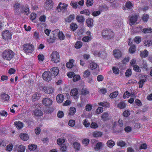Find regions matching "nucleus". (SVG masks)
Here are the masks:
<instances>
[{
    "mask_svg": "<svg viewBox=\"0 0 152 152\" xmlns=\"http://www.w3.org/2000/svg\"><path fill=\"white\" fill-rule=\"evenodd\" d=\"M64 96L61 94L57 95L56 100L58 103H60L64 101Z\"/></svg>",
    "mask_w": 152,
    "mask_h": 152,
    "instance_id": "nucleus-15",
    "label": "nucleus"
},
{
    "mask_svg": "<svg viewBox=\"0 0 152 152\" xmlns=\"http://www.w3.org/2000/svg\"><path fill=\"white\" fill-rule=\"evenodd\" d=\"M40 95L38 93H36L33 94L32 97V101L34 102L36 100H38L40 99Z\"/></svg>",
    "mask_w": 152,
    "mask_h": 152,
    "instance_id": "nucleus-18",
    "label": "nucleus"
},
{
    "mask_svg": "<svg viewBox=\"0 0 152 152\" xmlns=\"http://www.w3.org/2000/svg\"><path fill=\"white\" fill-rule=\"evenodd\" d=\"M118 95V92L115 91L110 94L109 96L111 99H114Z\"/></svg>",
    "mask_w": 152,
    "mask_h": 152,
    "instance_id": "nucleus-35",
    "label": "nucleus"
},
{
    "mask_svg": "<svg viewBox=\"0 0 152 152\" xmlns=\"http://www.w3.org/2000/svg\"><path fill=\"white\" fill-rule=\"evenodd\" d=\"M92 108V106L89 104H87L85 106V109L87 111H90Z\"/></svg>",
    "mask_w": 152,
    "mask_h": 152,
    "instance_id": "nucleus-54",
    "label": "nucleus"
},
{
    "mask_svg": "<svg viewBox=\"0 0 152 152\" xmlns=\"http://www.w3.org/2000/svg\"><path fill=\"white\" fill-rule=\"evenodd\" d=\"M113 72L115 74H118L119 73V70L118 68L113 67Z\"/></svg>",
    "mask_w": 152,
    "mask_h": 152,
    "instance_id": "nucleus-64",
    "label": "nucleus"
},
{
    "mask_svg": "<svg viewBox=\"0 0 152 152\" xmlns=\"http://www.w3.org/2000/svg\"><path fill=\"white\" fill-rule=\"evenodd\" d=\"M37 148V145L31 144L28 145V150L30 151H34L36 150Z\"/></svg>",
    "mask_w": 152,
    "mask_h": 152,
    "instance_id": "nucleus-44",
    "label": "nucleus"
},
{
    "mask_svg": "<svg viewBox=\"0 0 152 152\" xmlns=\"http://www.w3.org/2000/svg\"><path fill=\"white\" fill-rule=\"evenodd\" d=\"M11 36V33L8 30L4 31L2 34L3 38L5 40L10 39Z\"/></svg>",
    "mask_w": 152,
    "mask_h": 152,
    "instance_id": "nucleus-10",
    "label": "nucleus"
},
{
    "mask_svg": "<svg viewBox=\"0 0 152 152\" xmlns=\"http://www.w3.org/2000/svg\"><path fill=\"white\" fill-rule=\"evenodd\" d=\"M143 45L144 46L149 47L152 45V40L147 39L143 41Z\"/></svg>",
    "mask_w": 152,
    "mask_h": 152,
    "instance_id": "nucleus-23",
    "label": "nucleus"
},
{
    "mask_svg": "<svg viewBox=\"0 0 152 152\" xmlns=\"http://www.w3.org/2000/svg\"><path fill=\"white\" fill-rule=\"evenodd\" d=\"M75 124V121L73 120H70L69 121L68 124L71 127H73Z\"/></svg>",
    "mask_w": 152,
    "mask_h": 152,
    "instance_id": "nucleus-62",
    "label": "nucleus"
},
{
    "mask_svg": "<svg viewBox=\"0 0 152 152\" xmlns=\"http://www.w3.org/2000/svg\"><path fill=\"white\" fill-rule=\"evenodd\" d=\"M126 104L123 102H121L118 104V107L120 109H124L126 106Z\"/></svg>",
    "mask_w": 152,
    "mask_h": 152,
    "instance_id": "nucleus-32",
    "label": "nucleus"
},
{
    "mask_svg": "<svg viewBox=\"0 0 152 152\" xmlns=\"http://www.w3.org/2000/svg\"><path fill=\"white\" fill-rule=\"evenodd\" d=\"M107 145L110 148H112L115 145L114 142L112 140H109L107 142Z\"/></svg>",
    "mask_w": 152,
    "mask_h": 152,
    "instance_id": "nucleus-42",
    "label": "nucleus"
},
{
    "mask_svg": "<svg viewBox=\"0 0 152 152\" xmlns=\"http://www.w3.org/2000/svg\"><path fill=\"white\" fill-rule=\"evenodd\" d=\"M77 20L78 22H83L85 21L84 17L83 15H78L76 17Z\"/></svg>",
    "mask_w": 152,
    "mask_h": 152,
    "instance_id": "nucleus-25",
    "label": "nucleus"
},
{
    "mask_svg": "<svg viewBox=\"0 0 152 152\" xmlns=\"http://www.w3.org/2000/svg\"><path fill=\"white\" fill-rule=\"evenodd\" d=\"M102 146V143L101 142H98L94 147V148L96 150H99Z\"/></svg>",
    "mask_w": 152,
    "mask_h": 152,
    "instance_id": "nucleus-51",
    "label": "nucleus"
},
{
    "mask_svg": "<svg viewBox=\"0 0 152 152\" xmlns=\"http://www.w3.org/2000/svg\"><path fill=\"white\" fill-rule=\"evenodd\" d=\"M98 104L104 107H109L110 106V103L107 102H100L98 103Z\"/></svg>",
    "mask_w": 152,
    "mask_h": 152,
    "instance_id": "nucleus-26",
    "label": "nucleus"
},
{
    "mask_svg": "<svg viewBox=\"0 0 152 152\" xmlns=\"http://www.w3.org/2000/svg\"><path fill=\"white\" fill-rule=\"evenodd\" d=\"M137 18L138 17L137 15H134L131 16L129 19V25L132 26L135 23L137 20Z\"/></svg>",
    "mask_w": 152,
    "mask_h": 152,
    "instance_id": "nucleus-14",
    "label": "nucleus"
},
{
    "mask_svg": "<svg viewBox=\"0 0 152 152\" xmlns=\"http://www.w3.org/2000/svg\"><path fill=\"white\" fill-rule=\"evenodd\" d=\"M14 125L18 129H21L23 126V123L20 121H15L14 122Z\"/></svg>",
    "mask_w": 152,
    "mask_h": 152,
    "instance_id": "nucleus-16",
    "label": "nucleus"
},
{
    "mask_svg": "<svg viewBox=\"0 0 152 152\" xmlns=\"http://www.w3.org/2000/svg\"><path fill=\"white\" fill-rule=\"evenodd\" d=\"M77 25L74 23H72L70 26V28L73 31H74L77 28Z\"/></svg>",
    "mask_w": 152,
    "mask_h": 152,
    "instance_id": "nucleus-28",
    "label": "nucleus"
},
{
    "mask_svg": "<svg viewBox=\"0 0 152 152\" xmlns=\"http://www.w3.org/2000/svg\"><path fill=\"white\" fill-rule=\"evenodd\" d=\"M47 91H46V93L50 94H52L54 92V89L52 87H48L46 88Z\"/></svg>",
    "mask_w": 152,
    "mask_h": 152,
    "instance_id": "nucleus-48",
    "label": "nucleus"
},
{
    "mask_svg": "<svg viewBox=\"0 0 152 152\" xmlns=\"http://www.w3.org/2000/svg\"><path fill=\"white\" fill-rule=\"evenodd\" d=\"M130 114V112L127 110H125L123 113V116L125 117H128Z\"/></svg>",
    "mask_w": 152,
    "mask_h": 152,
    "instance_id": "nucleus-61",
    "label": "nucleus"
},
{
    "mask_svg": "<svg viewBox=\"0 0 152 152\" xmlns=\"http://www.w3.org/2000/svg\"><path fill=\"white\" fill-rule=\"evenodd\" d=\"M51 76L50 72L48 71H45L42 75L43 79L47 82H49L51 80Z\"/></svg>",
    "mask_w": 152,
    "mask_h": 152,
    "instance_id": "nucleus-7",
    "label": "nucleus"
},
{
    "mask_svg": "<svg viewBox=\"0 0 152 152\" xmlns=\"http://www.w3.org/2000/svg\"><path fill=\"white\" fill-rule=\"evenodd\" d=\"M80 78L79 75H74L73 77V80L74 82H76L79 80Z\"/></svg>",
    "mask_w": 152,
    "mask_h": 152,
    "instance_id": "nucleus-59",
    "label": "nucleus"
},
{
    "mask_svg": "<svg viewBox=\"0 0 152 152\" xmlns=\"http://www.w3.org/2000/svg\"><path fill=\"white\" fill-rule=\"evenodd\" d=\"M142 32L144 34L151 33L152 32V29L151 28H144L143 29Z\"/></svg>",
    "mask_w": 152,
    "mask_h": 152,
    "instance_id": "nucleus-50",
    "label": "nucleus"
},
{
    "mask_svg": "<svg viewBox=\"0 0 152 152\" xmlns=\"http://www.w3.org/2000/svg\"><path fill=\"white\" fill-rule=\"evenodd\" d=\"M52 100L49 98H45L42 100V104L46 107L50 106L52 103Z\"/></svg>",
    "mask_w": 152,
    "mask_h": 152,
    "instance_id": "nucleus-9",
    "label": "nucleus"
},
{
    "mask_svg": "<svg viewBox=\"0 0 152 152\" xmlns=\"http://www.w3.org/2000/svg\"><path fill=\"white\" fill-rule=\"evenodd\" d=\"M82 40L85 42H88L91 41V39L89 36H86L83 38Z\"/></svg>",
    "mask_w": 152,
    "mask_h": 152,
    "instance_id": "nucleus-55",
    "label": "nucleus"
},
{
    "mask_svg": "<svg viewBox=\"0 0 152 152\" xmlns=\"http://www.w3.org/2000/svg\"><path fill=\"white\" fill-rule=\"evenodd\" d=\"M125 7L129 9H132L133 5L132 2L130 1H127L126 4H125Z\"/></svg>",
    "mask_w": 152,
    "mask_h": 152,
    "instance_id": "nucleus-41",
    "label": "nucleus"
},
{
    "mask_svg": "<svg viewBox=\"0 0 152 152\" xmlns=\"http://www.w3.org/2000/svg\"><path fill=\"white\" fill-rule=\"evenodd\" d=\"M33 37L37 40L38 41L39 39V32L35 31L33 34Z\"/></svg>",
    "mask_w": 152,
    "mask_h": 152,
    "instance_id": "nucleus-46",
    "label": "nucleus"
},
{
    "mask_svg": "<svg viewBox=\"0 0 152 152\" xmlns=\"http://www.w3.org/2000/svg\"><path fill=\"white\" fill-rule=\"evenodd\" d=\"M82 45V43L80 41H78L76 42L75 45V47L76 49H79Z\"/></svg>",
    "mask_w": 152,
    "mask_h": 152,
    "instance_id": "nucleus-38",
    "label": "nucleus"
},
{
    "mask_svg": "<svg viewBox=\"0 0 152 152\" xmlns=\"http://www.w3.org/2000/svg\"><path fill=\"white\" fill-rule=\"evenodd\" d=\"M80 13L81 14H84L88 16H89L90 14L89 10L88 9H85L80 11Z\"/></svg>",
    "mask_w": 152,
    "mask_h": 152,
    "instance_id": "nucleus-49",
    "label": "nucleus"
},
{
    "mask_svg": "<svg viewBox=\"0 0 152 152\" xmlns=\"http://www.w3.org/2000/svg\"><path fill=\"white\" fill-rule=\"evenodd\" d=\"M94 3V1L93 0H87L86 1V5L87 6L90 7L92 6L93 4Z\"/></svg>",
    "mask_w": 152,
    "mask_h": 152,
    "instance_id": "nucleus-60",
    "label": "nucleus"
},
{
    "mask_svg": "<svg viewBox=\"0 0 152 152\" xmlns=\"http://www.w3.org/2000/svg\"><path fill=\"white\" fill-rule=\"evenodd\" d=\"M148 53L147 50L146 49L145 50L141 52L140 55V56L142 58H145L148 56Z\"/></svg>",
    "mask_w": 152,
    "mask_h": 152,
    "instance_id": "nucleus-24",
    "label": "nucleus"
},
{
    "mask_svg": "<svg viewBox=\"0 0 152 152\" xmlns=\"http://www.w3.org/2000/svg\"><path fill=\"white\" fill-rule=\"evenodd\" d=\"M109 9L108 7L105 5H102L99 6V11L101 12L108 10Z\"/></svg>",
    "mask_w": 152,
    "mask_h": 152,
    "instance_id": "nucleus-22",
    "label": "nucleus"
},
{
    "mask_svg": "<svg viewBox=\"0 0 152 152\" xmlns=\"http://www.w3.org/2000/svg\"><path fill=\"white\" fill-rule=\"evenodd\" d=\"M148 18L149 16L146 14H144L142 17V19L144 22H147Z\"/></svg>",
    "mask_w": 152,
    "mask_h": 152,
    "instance_id": "nucleus-57",
    "label": "nucleus"
},
{
    "mask_svg": "<svg viewBox=\"0 0 152 152\" xmlns=\"http://www.w3.org/2000/svg\"><path fill=\"white\" fill-rule=\"evenodd\" d=\"M103 51H100L98 50H96L94 51L93 54L96 56L100 57L102 54L104 53Z\"/></svg>",
    "mask_w": 152,
    "mask_h": 152,
    "instance_id": "nucleus-31",
    "label": "nucleus"
},
{
    "mask_svg": "<svg viewBox=\"0 0 152 152\" xmlns=\"http://www.w3.org/2000/svg\"><path fill=\"white\" fill-rule=\"evenodd\" d=\"M113 55L115 58L119 59L122 56V53L119 49H117L114 50L113 51Z\"/></svg>",
    "mask_w": 152,
    "mask_h": 152,
    "instance_id": "nucleus-6",
    "label": "nucleus"
},
{
    "mask_svg": "<svg viewBox=\"0 0 152 152\" xmlns=\"http://www.w3.org/2000/svg\"><path fill=\"white\" fill-rule=\"evenodd\" d=\"M34 114L37 116H41L42 115L43 113L40 109H37L34 110Z\"/></svg>",
    "mask_w": 152,
    "mask_h": 152,
    "instance_id": "nucleus-30",
    "label": "nucleus"
},
{
    "mask_svg": "<svg viewBox=\"0 0 152 152\" xmlns=\"http://www.w3.org/2000/svg\"><path fill=\"white\" fill-rule=\"evenodd\" d=\"M136 50V46L134 45H132L130 46L129 49V51L130 53H134Z\"/></svg>",
    "mask_w": 152,
    "mask_h": 152,
    "instance_id": "nucleus-45",
    "label": "nucleus"
},
{
    "mask_svg": "<svg viewBox=\"0 0 152 152\" xmlns=\"http://www.w3.org/2000/svg\"><path fill=\"white\" fill-rule=\"evenodd\" d=\"M68 5L65 3H62L60 2L58 4L56 7V10L59 12L64 13L66 10L67 7Z\"/></svg>",
    "mask_w": 152,
    "mask_h": 152,
    "instance_id": "nucleus-5",
    "label": "nucleus"
},
{
    "mask_svg": "<svg viewBox=\"0 0 152 152\" xmlns=\"http://www.w3.org/2000/svg\"><path fill=\"white\" fill-rule=\"evenodd\" d=\"M93 135L94 137H98L102 136V133L101 132H95L93 133Z\"/></svg>",
    "mask_w": 152,
    "mask_h": 152,
    "instance_id": "nucleus-39",
    "label": "nucleus"
},
{
    "mask_svg": "<svg viewBox=\"0 0 152 152\" xmlns=\"http://www.w3.org/2000/svg\"><path fill=\"white\" fill-rule=\"evenodd\" d=\"M23 50L26 54L32 53L34 50V45L31 44H25L23 46Z\"/></svg>",
    "mask_w": 152,
    "mask_h": 152,
    "instance_id": "nucleus-3",
    "label": "nucleus"
},
{
    "mask_svg": "<svg viewBox=\"0 0 152 152\" xmlns=\"http://www.w3.org/2000/svg\"><path fill=\"white\" fill-rule=\"evenodd\" d=\"M13 145L12 144H10L7 145L6 147V150L8 151H10L12 150Z\"/></svg>",
    "mask_w": 152,
    "mask_h": 152,
    "instance_id": "nucleus-56",
    "label": "nucleus"
},
{
    "mask_svg": "<svg viewBox=\"0 0 152 152\" xmlns=\"http://www.w3.org/2000/svg\"><path fill=\"white\" fill-rule=\"evenodd\" d=\"M59 70L58 68L56 67H54L50 69V74L52 76L56 77L59 73Z\"/></svg>",
    "mask_w": 152,
    "mask_h": 152,
    "instance_id": "nucleus-11",
    "label": "nucleus"
},
{
    "mask_svg": "<svg viewBox=\"0 0 152 152\" xmlns=\"http://www.w3.org/2000/svg\"><path fill=\"white\" fill-rule=\"evenodd\" d=\"M103 38L105 39H109L114 37V32L110 29H104L102 32Z\"/></svg>",
    "mask_w": 152,
    "mask_h": 152,
    "instance_id": "nucleus-2",
    "label": "nucleus"
},
{
    "mask_svg": "<svg viewBox=\"0 0 152 152\" xmlns=\"http://www.w3.org/2000/svg\"><path fill=\"white\" fill-rule=\"evenodd\" d=\"M75 60L73 59H70L68 62L66 63V67L69 68H71L73 67L74 66L73 63Z\"/></svg>",
    "mask_w": 152,
    "mask_h": 152,
    "instance_id": "nucleus-17",
    "label": "nucleus"
},
{
    "mask_svg": "<svg viewBox=\"0 0 152 152\" xmlns=\"http://www.w3.org/2000/svg\"><path fill=\"white\" fill-rule=\"evenodd\" d=\"M74 148L77 150H79L80 147V145L79 143L77 142H75L73 143Z\"/></svg>",
    "mask_w": 152,
    "mask_h": 152,
    "instance_id": "nucleus-47",
    "label": "nucleus"
},
{
    "mask_svg": "<svg viewBox=\"0 0 152 152\" xmlns=\"http://www.w3.org/2000/svg\"><path fill=\"white\" fill-rule=\"evenodd\" d=\"M59 39L61 40H64L65 39V36L62 32L60 31L58 34Z\"/></svg>",
    "mask_w": 152,
    "mask_h": 152,
    "instance_id": "nucleus-53",
    "label": "nucleus"
},
{
    "mask_svg": "<svg viewBox=\"0 0 152 152\" xmlns=\"http://www.w3.org/2000/svg\"><path fill=\"white\" fill-rule=\"evenodd\" d=\"M56 40V38L54 36H50V38L47 39V41L49 43H53L55 42Z\"/></svg>",
    "mask_w": 152,
    "mask_h": 152,
    "instance_id": "nucleus-40",
    "label": "nucleus"
},
{
    "mask_svg": "<svg viewBox=\"0 0 152 152\" xmlns=\"http://www.w3.org/2000/svg\"><path fill=\"white\" fill-rule=\"evenodd\" d=\"M15 53L10 50H6L4 51L2 54V58L7 61H10L15 56Z\"/></svg>",
    "mask_w": 152,
    "mask_h": 152,
    "instance_id": "nucleus-1",
    "label": "nucleus"
},
{
    "mask_svg": "<svg viewBox=\"0 0 152 152\" xmlns=\"http://www.w3.org/2000/svg\"><path fill=\"white\" fill-rule=\"evenodd\" d=\"M75 18V15L74 14L70 15L69 16L66 18L65 20V22H71Z\"/></svg>",
    "mask_w": 152,
    "mask_h": 152,
    "instance_id": "nucleus-19",
    "label": "nucleus"
},
{
    "mask_svg": "<svg viewBox=\"0 0 152 152\" xmlns=\"http://www.w3.org/2000/svg\"><path fill=\"white\" fill-rule=\"evenodd\" d=\"M93 20L91 18H89L86 20L87 25L89 27H92L93 26Z\"/></svg>",
    "mask_w": 152,
    "mask_h": 152,
    "instance_id": "nucleus-20",
    "label": "nucleus"
},
{
    "mask_svg": "<svg viewBox=\"0 0 152 152\" xmlns=\"http://www.w3.org/2000/svg\"><path fill=\"white\" fill-rule=\"evenodd\" d=\"M36 18V14L35 13H32L30 16V18L32 20H34Z\"/></svg>",
    "mask_w": 152,
    "mask_h": 152,
    "instance_id": "nucleus-63",
    "label": "nucleus"
},
{
    "mask_svg": "<svg viewBox=\"0 0 152 152\" xmlns=\"http://www.w3.org/2000/svg\"><path fill=\"white\" fill-rule=\"evenodd\" d=\"M89 66L91 69L93 70L97 67L98 64L94 62H91V63H90Z\"/></svg>",
    "mask_w": 152,
    "mask_h": 152,
    "instance_id": "nucleus-27",
    "label": "nucleus"
},
{
    "mask_svg": "<svg viewBox=\"0 0 152 152\" xmlns=\"http://www.w3.org/2000/svg\"><path fill=\"white\" fill-rule=\"evenodd\" d=\"M1 99L3 102H8L10 99V96L5 93H3L1 95Z\"/></svg>",
    "mask_w": 152,
    "mask_h": 152,
    "instance_id": "nucleus-13",
    "label": "nucleus"
},
{
    "mask_svg": "<svg viewBox=\"0 0 152 152\" xmlns=\"http://www.w3.org/2000/svg\"><path fill=\"white\" fill-rule=\"evenodd\" d=\"M26 149L25 147L22 145L18 147V152H24Z\"/></svg>",
    "mask_w": 152,
    "mask_h": 152,
    "instance_id": "nucleus-37",
    "label": "nucleus"
},
{
    "mask_svg": "<svg viewBox=\"0 0 152 152\" xmlns=\"http://www.w3.org/2000/svg\"><path fill=\"white\" fill-rule=\"evenodd\" d=\"M91 75V72L89 70L87 69L83 73V76L84 78H88Z\"/></svg>",
    "mask_w": 152,
    "mask_h": 152,
    "instance_id": "nucleus-33",
    "label": "nucleus"
},
{
    "mask_svg": "<svg viewBox=\"0 0 152 152\" xmlns=\"http://www.w3.org/2000/svg\"><path fill=\"white\" fill-rule=\"evenodd\" d=\"M54 2L52 0H46L45 6V9L47 10H50L53 7Z\"/></svg>",
    "mask_w": 152,
    "mask_h": 152,
    "instance_id": "nucleus-8",
    "label": "nucleus"
},
{
    "mask_svg": "<svg viewBox=\"0 0 152 152\" xmlns=\"http://www.w3.org/2000/svg\"><path fill=\"white\" fill-rule=\"evenodd\" d=\"M134 42L137 44H138L140 42L142 41V38L140 36H136L134 39Z\"/></svg>",
    "mask_w": 152,
    "mask_h": 152,
    "instance_id": "nucleus-36",
    "label": "nucleus"
},
{
    "mask_svg": "<svg viewBox=\"0 0 152 152\" xmlns=\"http://www.w3.org/2000/svg\"><path fill=\"white\" fill-rule=\"evenodd\" d=\"M81 94L83 95H86L89 93V91L88 89L83 88L81 90Z\"/></svg>",
    "mask_w": 152,
    "mask_h": 152,
    "instance_id": "nucleus-29",
    "label": "nucleus"
},
{
    "mask_svg": "<svg viewBox=\"0 0 152 152\" xmlns=\"http://www.w3.org/2000/svg\"><path fill=\"white\" fill-rule=\"evenodd\" d=\"M51 61L54 63H58L60 61L59 53L56 51H54L51 54Z\"/></svg>",
    "mask_w": 152,
    "mask_h": 152,
    "instance_id": "nucleus-4",
    "label": "nucleus"
},
{
    "mask_svg": "<svg viewBox=\"0 0 152 152\" xmlns=\"http://www.w3.org/2000/svg\"><path fill=\"white\" fill-rule=\"evenodd\" d=\"M76 111V109L75 108L73 107H71L70 108L69 114L70 115H72L75 113Z\"/></svg>",
    "mask_w": 152,
    "mask_h": 152,
    "instance_id": "nucleus-43",
    "label": "nucleus"
},
{
    "mask_svg": "<svg viewBox=\"0 0 152 152\" xmlns=\"http://www.w3.org/2000/svg\"><path fill=\"white\" fill-rule=\"evenodd\" d=\"M117 144L118 146L122 147L125 145L126 143L124 141H120L117 142Z\"/></svg>",
    "mask_w": 152,
    "mask_h": 152,
    "instance_id": "nucleus-58",
    "label": "nucleus"
},
{
    "mask_svg": "<svg viewBox=\"0 0 152 152\" xmlns=\"http://www.w3.org/2000/svg\"><path fill=\"white\" fill-rule=\"evenodd\" d=\"M78 91L77 89L76 88H73L71 90L70 94L72 96H74L75 99H76L78 98Z\"/></svg>",
    "mask_w": 152,
    "mask_h": 152,
    "instance_id": "nucleus-12",
    "label": "nucleus"
},
{
    "mask_svg": "<svg viewBox=\"0 0 152 152\" xmlns=\"http://www.w3.org/2000/svg\"><path fill=\"white\" fill-rule=\"evenodd\" d=\"M19 136L21 140L24 141H27L29 139V136L26 133H21Z\"/></svg>",
    "mask_w": 152,
    "mask_h": 152,
    "instance_id": "nucleus-21",
    "label": "nucleus"
},
{
    "mask_svg": "<svg viewBox=\"0 0 152 152\" xmlns=\"http://www.w3.org/2000/svg\"><path fill=\"white\" fill-rule=\"evenodd\" d=\"M109 114L107 112H104L102 116V119L104 121H107L108 119Z\"/></svg>",
    "mask_w": 152,
    "mask_h": 152,
    "instance_id": "nucleus-34",
    "label": "nucleus"
},
{
    "mask_svg": "<svg viewBox=\"0 0 152 152\" xmlns=\"http://www.w3.org/2000/svg\"><path fill=\"white\" fill-rule=\"evenodd\" d=\"M83 124L86 127H88L90 125L89 122H88V120L87 119H85L83 121Z\"/></svg>",
    "mask_w": 152,
    "mask_h": 152,
    "instance_id": "nucleus-52",
    "label": "nucleus"
}]
</instances>
